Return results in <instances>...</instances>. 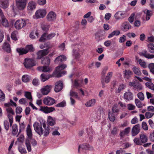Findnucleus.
Segmentation results:
<instances>
[{"mask_svg":"<svg viewBox=\"0 0 154 154\" xmlns=\"http://www.w3.org/2000/svg\"><path fill=\"white\" fill-rule=\"evenodd\" d=\"M66 67L67 66L65 64H62L57 67L54 72V76L56 77H61L62 75L65 74L66 72L62 71V70L66 68Z\"/></svg>","mask_w":154,"mask_h":154,"instance_id":"1","label":"nucleus"},{"mask_svg":"<svg viewBox=\"0 0 154 154\" xmlns=\"http://www.w3.org/2000/svg\"><path fill=\"white\" fill-rule=\"evenodd\" d=\"M28 0H16L17 8L20 10H23L26 7Z\"/></svg>","mask_w":154,"mask_h":154,"instance_id":"2","label":"nucleus"},{"mask_svg":"<svg viewBox=\"0 0 154 154\" xmlns=\"http://www.w3.org/2000/svg\"><path fill=\"white\" fill-rule=\"evenodd\" d=\"M112 74L113 72H109L107 73L105 77H102L101 83L103 88H105V84L109 82L110 79L112 77Z\"/></svg>","mask_w":154,"mask_h":154,"instance_id":"3","label":"nucleus"},{"mask_svg":"<svg viewBox=\"0 0 154 154\" xmlns=\"http://www.w3.org/2000/svg\"><path fill=\"white\" fill-rule=\"evenodd\" d=\"M47 12L45 9H40L37 11L33 16L34 18L39 19L44 17L46 14Z\"/></svg>","mask_w":154,"mask_h":154,"instance_id":"4","label":"nucleus"},{"mask_svg":"<svg viewBox=\"0 0 154 154\" xmlns=\"http://www.w3.org/2000/svg\"><path fill=\"white\" fill-rule=\"evenodd\" d=\"M7 112L8 113L7 117L9 119V124L11 127L12 126L13 122V117L12 115H14V112L12 108L8 107L6 109Z\"/></svg>","mask_w":154,"mask_h":154,"instance_id":"5","label":"nucleus"},{"mask_svg":"<svg viewBox=\"0 0 154 154\" xmlns=\"http://www.w3.org/2000/svg\"><path fill=\"white\" fill-rule=\"evenodd\" d=\"M34 129L35 131L40 136L43 134V130L42 126L41 124H40L37 122H35L33 125Z\"/></svg>","mask_w":154,"mask_h":154,"instance_id":"6","label":"nucleus"},{"mask_svg":"<svg viewBox=\"0 0 154 154\" xmlns=\"http://www.w3.org/2000/svg\"><path fill=\"white\" fill-rule=\"evenodd\" d=\"M23 63L25 67L27 69L35 65L34 60L32 59H25Z\"/></svg>","mask_w":154,"mask_h":154,"instance_id":"7","label":"nucleus"},{"mask_svg":"<svg viewBox=\"0 0 154 154\" xmlns=\"http://www.w3.org/2000/svg\"><path fill=\"white\" fill-rule=\"evenodd\" d=\"M43 102L45 105L51 106L55 103V100L49 97H45L43 100Z\"/></svg>","mask_w":154,"mask_h":154,"instance_id":"8","label":"nucleus"},{"mask_svg":"<svg viewBox=\"0 0 154 154\" xmlns=\"http://www.w3.org/2000/svg\"><path fill=\"white\" fill-rule=\"evenodd\" d=\"M26 25L25 21L23 19L19 20L16 21L14 26L17 29H20L24 27Z\"/></svg>","mask_w":154,"mask_h":154,"instance_id":"9","label":"nucleus"},{"mask_svg":"<svg viewBox=\"0 0 154 154\" xmlns=\"http://www.w3.org/2000/svg\"><path fill=\"white\" fill-rule=\"evenodd\" d=\"M55 110L54 107H48V106H41L39 110L46 114L50 113L54 111Z\"/></svg>","mask_w":154,"mask_h":154,"instance_id":"10","label":"nucleus"},{"mask_svg":"<svg viewBox=\"0 0 154 154\" xmlns=\"http://www.w3.org/2000/svg\"><path fill=\"white\" fill-rule=\"evenodd\" d=\"M81 149L89 150H93L94 149L93 146L88 144L86 143L82 144L79 145V147L78 149V151L79 152L80 150Z\"/></svg>","mask_w":154,"mask_h":154,"instance_id":"11","label":"nucleus"},{"mask_svg":"<svg viewBox=\"0 0 154 154\" xmlns=\"http://www.w3.org/2000/svg\"><path fill=\"white\" fill-rule=\"evenodd\" d=\"M49 47L47 49H44L39 51L37 53V59H41L43 56L46 55L48 54L49 51L48 49Z\"/></svg>","mask_w":154,"mask_h":154,"instance_id":"12","label":"nucleus"},{"mask_svg":"<svg viewBox=\"0 0 154 154\" xmlns=\"http://www.w3.org/2000/svg\"><path fill=\"white\" fill-rule=\"evenodd\" d=\"M46 17L48 21H54L56 19V14L54 12L51 11L48 13Z\"/></svg>","mask_w":154,"mask_h":154,"instance_id":"13","label":"nucleus"},{"mask_svg":"<svg viewBox=\"0 0 154 154\" xmlns=\"http://www.w3.org/2000/svg\"><path fill=\"white\" fill-rule=\"evenodd\" d=\"M123 98L126 101H128L133 99V93L130 91L125 92L124 94Z\"/></svg>","mask_w":154,"mask_h":154,"instance_id":"14","label":"nucleus"},{"mask_svg":"<svg viewBox=\"0 0 154 154\" xmlns=\"http://www.w3.org/2000/svg\"><path fill=\"white\" fill-rule=\"evenodd\" d=\"M131 26L127 22H124L121 26V30L124 32H127L131 29Z\"/></svg>","mask_w":154,"mask_h":154,"instance_id":"15","label":"nucleus"},{"mask_svg":"<svg viewBox=\"0 0 154 154\" xmlns=\"http://www.w3.org/2000/svg\"><path fill=\"white\" fill-rule=\"evenodd\" d=\"M126 12L124 11H119L114 15L115 18L117 20L122 19L125 16Z\"/></svg>","mask_w":154,"mask_h":154,"instance_id":"16","label":"nucleus"},{"mask_svg":"<svg viewBox=\"0 0 154 154\" xmlns=\"http://www.w3.org/2000/svg\"><path fill=\"white\" fill-rule=\"evenodd\" d=\"M51 89V85H46L43 87L41 90L42 93L43 95H47L50 92Z\"/></svg>","mask_w":154,"mask_h":154,"instance_id":"17","label":"nucleus"},{"mask_svg":"<svg viewBox=\"0 0 154 154\" xmlns=\"http://www.w3.org/2000/svg\"><path fill=\"white\" fill-rule=\"evenodd\" d=\"M63 84L62 82L59 81L55 83L54 90L55 92H58L60 91L63 88Z\"/></svg>","mask_w":154,"mask_h":154,"instance_id":"18","label":"nucleus"},{"mask_svg":"<svg viewBox=\"0 0 154 154\" xmlns=\"http://www.w3.org/2000/svg\"><path fill=\"white\" fill-rule=\"evenodd\" d=\"M140 125L137 124L134 125L132 128V134L133 136H135L138 134L140 132Z\"/></svg>","mask_w":154,"mask_h":154,"instance_id":"19","label":"nucleus"},{"mask_svg":"<svg viewBox=\"0 0 154 154\" xmlns=\"http://www.w3.org/2000/svg\"><path fill=\"white\" fill-rule=\"evenodd\" d=\"M66 60V56L63 55H62L56 57L54 60V62L55 63L58 64Z\"/></svg>","mask_w":154,"mask_h":154,"instance_id":"20","label":"nucleus"},{"mask_svg":"<svg viewBox=\"0 0 154 154\" xmlns=\"http://www.w3.org/2000/svg\"><path fill=\"white\" fill-rule=\"evenodd\" d=\"M36 7L35 2L33 1H31L28 3L27 9L29 11H32Z\"/></svg>","mask_w":154,"mask_h":154,"instance_id":"21","label":"nucleus"},{"mask_svg":"<svg viewBox=\"0 0 154 154\" xmlns=\"http://www.w3.org/2000/svg\"><path fill=\"white\" fill-rule=\"evenodd\" d=\"M38 69L44 72H50L51 71L49 66H46L39 67L38 68Z\"/></svg>","mask_w":154,"mask_h":154,"instance_id":"22","label":"nucleus"},{"mask_svg":"<svg viewBox=\"0 0 154 154\" xmlns=\"http://www.w3.org/2000/svg\"><path fill=\"white\" fill-rule=\"evenodd\" d=\"M140 138L142 143H146L148 140L147 136L144 133H141L140 134Z\"/></svg>","mask_w":154,"mask_h":154,"instance_id":"23","label":"nucleus"},{"mask_svg":"<svg viewBox=\"0 0 154 154\" xmlns=\"http://www.w3.org/2000/svg\"><path fill=\"white\" fill-rule=\"evenodd\" d=\"M47 122L48 124L51 126L54 125L56 123L55 119L51 116H48Z\"/></svg>","mask_w":154,"mask_h":154,"instance_id":"24","label":"nucleus"},{"mask_svg":"<svg viewBox=\"0 0 154 154\" xmlns=\"http://www.w3.org/2000/svg\"><path fill=\"white\" fill-rule=\"evenodd\" d=\"M131 128L130 127L125 128L123 131H121L120 135L121 137H123L125 135L128 134L130 132Z\"/></svg>","mask_w":154,"mask_h":154,"instance_id":"25","label":"nucleus"},{"mask_svg":"<svg viewBox=\"0 0 154 154\" xmlns=\"http://www.w3.org/2000/svg\"><path fill=\"white\" fill-rule=\"evenodd\" d=\"M26 134L28 137L31 139L33 135L32 129L29 125H28L26 128Z\"/></svg>","mask_w":154,"mask_h":154,"instance_id":"26","label":"nucleus"},{"mask_svg":"<svg viewBox=\"0 0 154 154\" xmlns=\"http://www.w3.org/2000/svg\"><path fill=\"white\" fill-rule=\"evenodd\" d=\"M1 16L2 20V24L3 26L5 27H8L9 26L8 20L5 18L3 14Z\"/></svg>","mask_w":154,"mask_h":154,"instance_id":"27","label":"nucleus"},{"mask_svg":"<svg viewBox=\"0 0 154 154\" xmlns=\"http://www.w3.org/2000/svg\"><path fill=\"white\" fill-rule=\"evenodd\" d=\"M144 13L146 15V19L147 20H149L151 16L152 15V11L146 9L144 11Z\"/></svg>","mask_w":154,"mask_h":154,"instance_id":"28","label":"nucleus"},{"mask_svg":"<svg viewBox=\"0 0 154 154\" xmlns=\"http://www.w3.org/2000/svg\"><path fill=\"white\" fill-rule=\"evenodd\" d=\"M42 63L43 64L49 65L50 63V59L48 57L43 58L41 60Z\"/></svg>","mask_w":154,"mask_h":154,"instance_id":"29","label":"nucleus"},{"mask_svg":"<svg viewBox=\"0 0 154 154\" xmlns=\"http://www.w3.org/2000/svg\"><path fill=\"white\" fill-rule=\"evenodd\" d=\"M2 48L3 49L7 52H10L11 51V49L9 45L6 42L4 43Z\"/></svg>","mask_w":154,"mask_h":154,"instance_id":"30","label":"nucleus"},{"mask_svg":"<svg viewBox=\"0 0 154 154\" xmlns=\"http://www.w3.org/2000/svg\"><path fill=\"white\" fill-rule=\"evenodd\" d=\"M96 103V100L93 99L87 101L85 104L87 107H89L94 106Z\"/></svg>","mask_w":154,"mask_h":154,"instance_id":"31","label":"nucleus"},{"mask_svg":"<svg viewBox=\"0 0 154 154\" xmlns=\"http://www.w3.org/2000/svg\"><path fill=\"white\" fill-rule=\"evenodd\" d=\"M18 131V126L16 124H14L12 126V134L15 135L17 134Z\"/></svg>","mask_w":154,"mask_h":154,"instance_id":"32","label":"nucleus"},{"mask_svg":"<svg viewBox=\"0 0 154 154\" xmlns=\"http://www.w3.org/2000/svg\"><path fill=\"white\" fill-rule=\"evenodd\" d=\"M17 51L19 53V55H23L27 53V51L25 48H17L16 49Z\"/></svg>","mask_w":154,"mask_h":154,"instance_id":"33","label":"nucleus"},{"mask_svg":"<svg viewBox=\"0 0 154 154\" xmlns=\"http://www.w3.org/2000/svg\"><path fill=\"white\" fill-rule=\"evenodd\" d=\"M148 51L150 53H154V44L149 43L147 45Z\"/></svg>","mask_w":154,"mask_h":154,"instance_id":"34","label":"nucleus"},{"mask_svg":"<svg viewBox=\"0 0 154 154\" xmlns=\"http://www.w3.org/2000/svg\"><path fill=\"white\" fill-rule=\"evenodd\" d=\"M25 48L27 51V53L28 52H33L34 51V49L32 45H27Z\"/></svg>","mask_w":154,"mask_h":154,"instance_id":"35","label":"nucleus"},{"mask_svg":"<svg viewBox=\"0 0 154 154\" xmlns=\"http://www.w3.org/2000/svg\"><path fill=\"white\" fill-rule=\"evenodd\" d=\"M80 51L79 49L78 48H75L73 51V55L74 56L75 58L78 57L80 56Z\"/></svg>","mask_w":154,"mask_h":154,"instance_id":"36","label":"nucleus"},{"mask_svg":"<svg viewBox=\"0 0 154 154\" xmlns=\"http://www.w3.org/2000/svg\"><path fill=\"white\" fill-rule=\"evenodd\" d=\"M41 80L43 82H44L48 80L51 76L50 75H46L44 74H42L41 75Z\"/></svg>","mask_w":154,"mask_h":154,"instance_id":"37","label":"nucleus"},{"mask_svg":"<svg viewBox=\"0 0 154 154\" xmlns=\"http://www.w3.org/2000/svg\"><path fill=\"white\" fill-rule=\"evenodd\" d=\"M30 76L27 75H23L22 78V81L24 82H28L30 80Z\"/></svg>","mask_w":154,"mask_h":154,"instance_id":"38","label":"nucleus"},{"mask_svg":"<svg viewBox=\"0 0 154 154\" xmlns=\"http://www.w3.org/2000/svg\"><path fill=\"white\" fill-rule=\"evenodd\" d=\"M70 97H74L79 99H80V97L78 96L77 93L74 91L72 90H71L70 92Z\"/></svg>","mask_w":154,"mask_h":154,"instance_id":"39","label":"nucleus"},{"mask_svg":"<svg viewBox=\"0 0 154 154\" xmlns=\"http://www.w3.org/2000/svg\"><path fill=\"white\" fill-rule=\"evenodd\" d=\"M146 86L154 91V84L151 82H147L145 84Z\"/></svg>","mask_w":154,"mask_h":154,"instance_id":"40","label":"nucleus"},{"mask_svg":"<svg viewBox=\"0 0 154 154\" xmlns=\"http://www.w3.org/2000/svg\"><path fill=\"white\" fill-rule=\"evenodd\" d=\"M132 70L135 74L140 75L141 74V72L139 69V68L136 66L133 67Z\"/></svg>","mask_w":154,"mask_h":154,"instance_id":"41","label":"nucleus"},{"mask_svg":"<svg viewBox=\"0 0 154 154\" xmlns=\"http://www.w3.org/2000/svg\"><path fill=\"white\" fill-rule=\"evenodd\" d=\"M132 74V72L129 70H125V77L127 79H129Z\"/></svg>","mask_w":154,"mask_h":154,"instance_id":"42","label":"nucleus"},{"mask_svg":"<svg viewBox=\"0 0 154 154\" xmlns=\"http://www.w3.org/2000/svg\"><path fill=\"white\" fill-rule=\"evenodd\" d=\"M25 144L27 148V149L28 152L31 151L32 149L29 141V139H26V140Z\"/></svg>","mask_w":154,"mask_h":154,"instance_id":"43","label":"nucleus"},{"mask_svg":"<svg viewBox=\"0 0 154 154\" xmlns=\"http://www.w3.org/2000/svg\"><path fill=\"white\" fill-rule=\"evenodd\" d=\"M146 51L145 53H142V55L148 59H152L154 58V54H150L146 53Z\"/></svg>","mask_w":154,"mask_h":154,"instance_id":"44","label":"nucleus"},{"mask_svg":"<svg viewBox=\"0 0 154 154\" xmlns=\"http://www.w3.org/2000/svg\"><path fill=\"white\" fill-rule=\"evenodd\" d=\"M109 118L110 121L112 122H113L115 119V118L114 116L113 113L109 112L108 114Z\"/></svg>","mask_w":154,"mask_h":154,"instance_id":"45","label":"nucleus"},{"mask_svg":"<svg viewBox=\"0 0 154 154\" xmlns=\"http://www.w3.org/2000/svg\"><path fill=\"white\" fill-rule=\"evenodd\" d=\"M138 62L139 64L141 67L143 68L146 67V63L143 60H142L141 59H140L138 60Z\"/></svg>","mask_w":154,"mask_h":154,"instance_id":"46","label":"nucleus"},{"mask_svg":"<svg viewBox=\"0 0 154 154\" xmlns=\"http://www.w3.org/2000/svg\"><path fill=\"white\" fill-rule=\"evenodd\" d=\"M24 96L30 101L32 100V98L31 93L29 92H25Z\"/></svg>","mask_w":154,"mask_h":154,"instance_id":"47","label":"nucleus"},{"mask_svg":"<svg viewBox=\"0 0 154 154\" xmlns=\"http://www.w3.org/2000/svg\"><path fill=\"white\" fill-rule=\"evenodd\" d=\"M126 87V86L124 84H122L120 85L118 89L116 91V92L117 93H120L121 91L123 90L124 89V88Z\"/></svg>","mask_w":154,"mask_h":154,"instance_id":"48","label":"nucleus"},{"mask_svg":"<svg viewBox=\"0 0 154 154\" xmlns=\"http://www.w3.org/2000/svg\"><path fill=\"white\" fill-rule=\"evenodd\" d=\"M134 88L139 91L141 90L142 89L143 87L142 85L139 83L136 84Z\"/></svg>","mask_w":154,"mask_h":154,"instance_id":"49","label":"nucleus"},{"mask_svg":"<svg viewBox=\"0 0 154 154\" xmlns=\"http://www.w3.org/2000/svg\"><path fill=\"white\" fill-rule=\"evenodd\" d=\"M148 68L150 72L154 75V63H150L148 65Z\"/></svg>","mask_w":154,"mask_h":154,"instance_id":"50","label":"nucleus"},{"mask_svg":"<svg viewBox=\"0 0 154 154\" xmlns=\"http://www.w3.org/2000/svg\"><path fill=\"white\" fill-rule=\"evenodd\" d=\"M118 105L115 104L112 108V111L113 113H116L119 112V109L118 108Z\"/></svg>","mask_w":154,"mask_h":154,"instance_id":"51","label":"nucleus"},{"mask_svg":"<svg viewBox=\"0 0 154 154\" xmlns=\"http://www.w3.org/2000/svg\"><path fill=\"white\" fill-rule=\"evenodd\" d=\"M4 128L6 131L8 130L9 127V123L8 120H5L4 121Z\"/></svg>","mask_w":154,"mask_h":154,"instance_id":"52","label":"nucleus"},{"mask_svg":"<svg viewBox=\"0 0 154 154\" xmlns=\"http://www.w3.org/2000/svg\"><path fill=\"white\" fill-rule=\"evenodd\" d=\"M1 4L2 5V8H7L8 5V0H5L4 1L2 2Z\"/></svg>","mask_w":154,"mask_h":154,"instance_id":"53","label":"nucleus"},{"mask_svg":"<svg viewBox=\"0 0 154 154\" xmlns=\"http://www.w3.org/2000/svg\"><path fill=\"white\" fill-rule=\"evenodd\" d=\"M135 102L136 106L138 108H141L142 107L141 102L137 99H135Z\"/></svg>","mask_w":154,"mask_h":154,"instance_id":"54","label":"nucleus"},{"mask_svg":"<svg viewBox=\"0 0 154 154\" xmlns=\"http://www.w3.org/2000/svg\"><path fill=\"white\" fill-rule=\"evenodd\" d=\"M50 128L48 127L45 128V131L43 132V135L44 137L48 136L50 133Z\"/></svg>","mask_w":154,"mask_h":154,"instance_id":"55","label":"nucleus"},{"mask_svg":"<svg viewBox=\"0 0 154 154\" xmlns=\"http://www.w3.org/2000/svg\"><path fill=\"white\" fill-rule=\"evenodd\" d=\"M66 102L65 101H63L56 105V106L58 107H63L66 106Z\"/></svg>","mask_w":154,"mask_h":154,"instance_id":"56","label":"nucleus"},{"mask_svg":"<svg viewBox=\"0 0 154 154\" xmlns=\"http://www.w3.org/2000/svg\"><path fill=\"white\" fill-rule=\"evenodd\" d=\"M17 32L16 31H14L12 33L11 35V38L12 39L15 41L17 40Z\"/></svg>","mask_w":154,"mask_h":154,"instance_id":"57","label":"nucleus"},{"mask_svg":"<svg viewBox=\"0 0 154 154\" xmlns=\"http://www.w3.org/2000/svg\"><path fill=\"white\" fill-rule=\"evenodd\" d=\"M79 80H75L73 84V86L74 87L76 88H77L81 86V84L79 82Z\"/></svg>","mask_w":154,"mask_h":154,"instance_id":"58","label":"nucleus"},{"mask_svg":"<svg viewBox=\"0 0 154 154\" xmlns=\"http://www.w3.org/2000/svg\"><path fill=\"white\" fill-rule=\"evenodd\" d=\"M47 40V34L46 33H45L42 36L39 41L40 42H45Z\"/></svg>","mask_w":154,"mask_h":154,"instance_id":"59","label":"nucleus"},{"mask_svg":"<svg viewBox=\"0 0 154 154\" xmlns=\"http://www.w3.org/2000/svg\"><path fill=\"white\" fill-rule=\"evenodd\" d=\"M154 113L149 112H147L145 113V116L146 119H149L152 117Z\"/></svg>","mask_w":154,"mask_h":154,"instance_id":"60","label":"nucleus"},{"mask_svg":"<svg viewBox=\"0 0 154 154\" xmlns=\"http://www.w3.org/2000/svg\"><path fill=\"white\" fill-rule=\"evenodd\" d=\"M134 142L137 145H141L142 143L140 139L137 138H135L134 140Z\"/></svg>","mask_w":154,"mask_h":154,"instance_id":"61","label":"nucleus"},{"mask_svg":"<svg viewBox=\"0 0 154 154\" xmlns=\"http://www.w3.org/2000/svg\"><path fill=\"white\" fill-rule=\"evenodd\" d=\"M5 95L2 91L0 89V101H3L5 99Z\"/></svg>","mask_w":154,"mask_h":154,"instance_id":"62","label":"nucleus"},{"mask_svg":"<svg viewBox=\"0 0 154 154\" xmlns=\"http://www.w3.org/2000/svg\"><path fill=\"white\" fill-rule=\"evenodd\" d=\"M19 103L21 104L25 105L27 103V101L25 98H22L19 100Z\"/></svg>","mask_w":154,"mask_h":154,"instance_id":"63","label":"nucleus"},{"mask_svg":"<svg viewBox=\"0 0 154 154\" xmlns=\"http://www.w3.org/2000/svg\"><path fill=\"white\" fill-rule=\"evenodd\" d=\"M138 97L141 100H143L144 99V96L142 92H140L137 94Z\"/></svg>","mask_w":154,"mask_h":154,"instance_id":"64","label":"nucleus"}]
</instances>
